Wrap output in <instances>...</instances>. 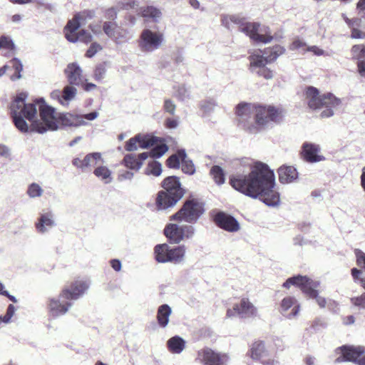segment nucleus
<instances>
[{
	"mask_svg": "<svg viewBox=\"0 0 365 365\" xmlns=\"http://www.w3.org/2000/svg\"><path fill=\"white\" fill-rule=\"evenodd\" d=\"M210 174L217 185H220L225 182V173L222 168L219 165L212 166L210 169Z\"/></svg>",
	"mask_w": 365,
	"mask_h": 365,
	"instance_id": "58836bf2",
	"label": "nucleus"
},
{
	"mask_svg": "<svg viewBox=\"0 0 365 365\" xmlns=\"http://www.w3.org/2000/svg\"><path fill=\"white\" fill-rule=\"evenodd\" d=\"M140 136L143 138L139 141V146L143 149H146L153 146L158 142V138L157 137L148 134H140Z\"/></svg>",
	"mask_w": 365,
	"mask_h": 365,
	"instance_id": "79ce46f5",
	"label": "nucleus"
},
{
	"mask_svg": "<svg viewBox=\"0 0 365 365\" xmlns=\"http://www.w3.org/2000/svg\"><path fill=\"white\" fill-rule=\"evenodd\" d=\"M134 177V173L133 172L126 170L123 171L118 175V180L122 181L125 180H132Z\"/></svg>",
	"mask_w": 365,
	"mask_h": 365,
	"instance_id": "0e129e2a",
	"label": "nucleus"
},
{
	"mask_svg": "<svg viewBox=\"0 0 365 365\" xmlns=\"http://www.w3.org/2000/svg\"><path fill=\"white\" fill-rule=\"evenodd\" d=\"M106 69L104 65L100 64L97 66L94 70L93 76L96 81H101L106 76Z\"/></svg>",
	"mask_w": 365,
	"mask_h": 365,
	"instance_id": "603ef678",
	"label": "nucleus"
},
{
	"mask_svg": "<svg viewBox=\"0 0 365 365\" xmlns=\"http://www.w3.org/2000/svg\"><path fill=\"white\" fill-rule=\"evenodd\" d=\"M26 95L25 93H19L11 105V114L14 125L21 132L27 133L29 131V126L24 118H25L32 123V130L37 132L33 126L34 122L38 121V120H35L37 113V100L35 104L26 103ZM40 121L42 122V120L41 119Z\"/></svg>",
	"mask_w": 365,
	"mask_h": 365,
	"instance_id": "7ed1b4c3",
	"label": "nucleus"
},
{
	"mask_svg": "<svg viewBox=\"0 0 365 365\" xmlns=\"http://www.w3.org/2000/svg\"><path fill=\"white\" fill-rule=\"evenodd\" d=\"M80 27L79 15H76L74 18L70 20L64 28V34L66 39L72 43L82 41L84 43L91 42L92 40L91 34L83 29L76 32Z\"/></svg>",
	"mask_w": 365,
	"mask_h": 365,
	"instance_id": "ddd939ff",
	"label": "nucleus"
},
{
	"mask_svg": "<svg viewBox=\"0 0 365 365\" xmlns=\"http://www.w3.org/2000/svg\"><path fill=\"white\" fill-rule=\"evenodd\" d=\"M26 193L31 198L40 197L43 193V190L38 183L33 182L29 185Z\"/></svg>",
	"mask_w": 365,
	"mask_h": 365,
	"instance_id": "49530a36",
	"label": "nucleus"
},
{
	"mask_svg": "<svg viewBox=\"0 0 365 365\" xmlns=\"http://www.w3.org/2000/svg\"><path fill=\"white\" fill-rule=\"evenodd\" d=\"M337 353H341V356L335 359L336 363L344 361H351L356 364L361 356L365 353V347L362 346H342L336 349Z\"/></svg>",
	"mask_w": 365,
	"mask_h": 365,
	"instance_id": "2eb2a0df",
	"label": "nucleus"
},
{
	"mask_svg": "<svg viewBox=\"0 0 365 365\" xmlns=\"http://www.w3.org/2000/svg\"><path fill=\"white\" fill-rule=\"evenodd\" d=\"M235 309L241 318H251L257 316V309L247 298H242L240 304H235Z\"/></svg>",
	"mask_w": 365,
	"mask_h": 365,
	"instance_id": "b1692460",
	"label": "nucleus"
},
{
	"mask_svg": "<svg viewBox=\"0 0 365 365\" xmlns=\"http://www.w3.org/2000/svg\"><path fill=\"white\" fill-rule=\"evenodd\" d=\"M351 37L352 38H365V32L360 31L357 28H354L351 30Z\"/></svg>",
	"mask_w": 365,
	"mask_h": 365,
	"instance_id": "338daca9",
	"label": "nucleus"
},
{
	"mask_svg": "<svg viewBox=\"0 0 365 365\" xmlns=\"http://www.w3.org/2000/svg\"><path fill=\"white\" fill-rule=\"evenodd\" d=\"M76 86L67 85L62 91L63 100L65 106H68L69 102L73 100L77 94V89Z\"/></svg>",
	"mask_w": 365,
	"mask_h": 365,
	"instance_id": "4c0bfd02",
	"label": "nucleus"
},
{
	"mask_svg": "<svg viewBox=\"0 0 365 365\" xmlns=\"http://www.w3.org/2000/svg\"><path fill=\"white\" fill-rule=\"evenodd\" d=\"M217 106V102L214 98H207L200 103V109L205 113L212 112Z\"/></svg>",
	"mask_w": 365,
	"mask_h": 365,
	"instance_id": "de8ad7c7",
	"label": "nucleus"
},
{
	"mask_svg": "<svg viewBox=\"0 0 365 365\" xmlns=\"http://www.w3.org/2000/svg\"><path fill=\"white\" fill-rule=\"evenodd\" d=\"M0 43L1 48H5L9 50H14L15 45L11 38L6 36H2L0 37Z\"/></svg>",
	"mask_w": 365,
	"mask_h": 365,
	"instance_id": "864d4df0",
	"label": "nucleus"
},
{
	"mask_svg": "<svg viewBox=\"0 0 365 365\" xmlns=\"http://www.w3.org/2000/svg\"><path fill=\"white\" fill-rule=\"evenodd\" d=\"M163 108L165 112L170 115H174L175 113L176 106L172 100L165 99L164 101Z\"/></svg>",
	"mask_w": 365,
	"mask_h": 365,
	"instance_id": "6e6d98bb",
	"label": "nucleus"
},
{
	"mask_svg": "<svg viewBox=\"0 0 365 365\" xmlns=\"http://www.w3.org/2000/svg\"><path fill=\"white\" fill-rule=\"evenodd\" d=\"M304 50H307V51L312 52L316 56H322L324 53V50L319 48L317 46H308V47H306Z\"/></svg>",
	"mask_w": 365,
	"mask_h": 365,
	"instance_id": "680f3d73",
	"label": "nucleus"
},
{
	"mask_svg": "<svg viewBox=\"0 0 365 365\" xmlns=\"http://www.w3.org/2000/svg\"><path fill=\"white\" fill-rule=\"evenodd\" d=\"M300 308L297 299L294 297L288 296L282 299L279 312L285 318L292 319L298 316Z\"/></svg>",
	"mask_w": 365,
	"mask_h": 365,
	"instance_id": "a211bd4d",
	"label": "nucleus"
},
{
	"mask_svg": "<svg viewBox=\"0 0 365 365\" xmlns=\"http://www.w3.org/2000/svg\"><path fill=\"white\" fill-rule=\"evenodd\" d=\"M142 138L143 137L140 136V133H139L133 138H130L125 143V149L129 152L137 150V144H139V141L142 139Z\"/></svg>",
	"mask_w": 365,
	"mask_h": 365,
	"instance_id": "8fccbe9b",
	"label": "nucleus"
},
{
	"mask_svg": "<svg viewBox=\"0 0 365 365\" xmlns=\"http://www.w3.org/2000/svg\"><path fill=\"white\" fill-rule=\"evenodd\" d=\"M154 145L155 146L153 148V149L150 150V152L148 153V156H151L154 158H160L168 150V147L166 145V143L161 142V140H160V143H157Z\"/></svg>",
	"mask_w": 365,
	"mask_h": 365,
	"instance_id": "ea45409f",
	"label": "nucleus"
},
{
	"mask_svg": "<svg viewBox=\"0 0 365 365\" xmlns=\"http://www.w3.org/2000/svg\"><path fill=\"white\" fill-rule=\"evenodd\" d=\"M248 355L253 360H262L269 356V351L265 347V344L262 341H257L252 343L248 351Z\"/></svg>",
	"mask_w": 365,
	"mask_h": 365,
	"instance_id": "c85d7f7f",
	"label": "nucleus"
},
{
	"mask_svg": "<svg viewBox=\"0 0 365 365\" xmlns=\"http://www.w3.org/2000/svg\"><path fill=\"white\" fill-rule=\"evenodd\" d=\"M174 96L176 97L179 101H185L190 98V90L187 88L185 85H180L175 88Z\"/></svg>",
	"mask_w": 365,
	"mask_h": 365,
	"instance_id": "a19ab883",
	"label": "nucleus"
},
{
	"mask_svg": "<svg viewBox=\"0 0 365 365\" xmlns=\"http://www.w3.org/2000/svg\"><path fill=\"white\" fill-rule=\"evenodd\" d=\"M352 58L357 60L359 73L361 76H365V45H354L351 50Z\"/></svg>",
	"mask_w": 365,
	"mask_h": 365,
	"instance_id": "bb28decb",
	"label": "nucleus"
},
{
	"mask_svg": "<svg viewBox=\"0 0 365 365\" xmlns=\"http://www.w3.org/2000/svg\"><path fill=\"white\" fill-rule=\"evenodd\" d=\"M305 95L307 104L311 109L322 110L320 117L323 118L334 115V109L341 103L340 99L332 93L320 95L319 90L314 86L307 87Z\"/></svg>",
	"mask_w": 365,
	"mask_h": 365,
	"instance_id": "20e7f679",
	"label": "nucleus"
},
{
	"mask_svg": "<svg viewBox=\"0 0 365 365\" xmlns=\"http://www.w3.org/2000/svg\"><path fill=\"white\" fill-rule=\"evenodd\" d=\"M36 103L42 122H34L33 126L38 133H44L48 130H56L58 128V123L64 128H77L87 126L88 123L86 120H94L99 115L98 111H93L87 114L66 112L56 115L55 109L47 105L43 98L38 99Z\"/></svg>",
	"mask_w": 365,
	"mask_h": 365,
	"instance_id": "f03ea898",
	"label": "nucleus"
},
{
	"mask_svg": "<svg viewBox=\"0 0 365 365\" xmlns=\"http://www.w3.org/2000/svg\"><path fill=\"white\" fill-rule=\"evenodd\" d=\"M148 158V153L144 152L136 155L134 154H127L124 156L121 164L130 170H139L143 162Z\"/></svg>",
	"mask_w": 365,
	"mask_h": 365,
	"instance_id": "5701e85b",
	"label": "nucleus"
},
{
	"mask_svg": "<svg viewBox=\"0 0 365 365\" xmlns=\"http://www.w3.org/2000/svg\"><path fill=\"white\" fill-rule=\"evenodd\" d=\"M292 285L299 287L302 292L309 298L315 299L321 308L326 307L327 299L319 296L318 291L317 290L319 286L318 281H314L307 276L299 274L288 278L282 284L283 287L287 289H289Z\"/></svg>",
	"mask_w": 365,
	"mask_h": 365,
	"instance_id": "0eeeda50",
	"label": "nucleus"
},
{
	"mask_svg": "<svg viewBox=\"0 0 365 365\" xmlns=\"http://www.w3.org/2000/svg\"><path fill=\"white\" fill-rule=\"evenodd\" d=\"M51 97L53 99L58 100L61 105L65 106V103L63 100L62 91L60 90L53 91L51 93Z\"/></svg>",
	"mask_w": 365,
	"mask_h": 365,
	"instance_id": "e2e57ef3",
	"label": "nucleus"
},
{
	"mask_svg": "<svg viewBox=\"0 0 365 365\" xmlns=\"http://www.w3.org/2000/svg\"><path fill=\"white\" fill-rule=\"evenodd\" d=\"M172 309L168 304L160 305L157 312V320L159 326L165 328L169 323V318L171 315Z\"/></svg>",
	"mask_w": 365,
	"mask_h": 365,
	"instance_id": "473e14b6",
	"label": "nucleus"
},
{
	"mask_svg": "<svg viewBox=\"0 0 365 365\" xmlns=\"http://www.w3.org/2000/svg\"><path fill=\"white\" fill-rule=\"evenodd\" d=\"M102 49L101 46L98 43H93L87 50L86 56L88 58H92L100 50Z\"/></svg>",
	"mask_w": 365,
	"mask_h": 365,
	"instance_id": "bf43d9fd",
	"label": "nucleus"
},
{
	"mask_svg": "<svg viewBox=\"0 0 365 365\" xmlns=\"http://www.w3.org/2000/svg\"><path fill=\"white\" fill-rule=\"evenodd\" d=\"M186 341L179 336H174L167 341V346L172 354H181L185 348Z\"/></svg>",
	"mask_w": 365,
	"mask_h": 365,
	"instance_id": "7c9ffc66",
	"label": "nucleus"
},
{
	"mask_svg": "<svg viewBox=\"0 0 365 365\" xmlns=\"http://www.w3.org/2000/svg\"><path fill=\"white\" fill-rule=\"evenodd\" d=\"M222 24L228 29H232L234 26L238 27L241 32L250 36L251 39L257 43H268L272 40V36L263 35L259 32L260 24L257 22H249L247 19L240 14H235L223 16Z\"/></svg>",
	"mask_w": 365,
	"mask_h": 365,
	"instance_id": "39448f33",
	"label": "nucleus"
},
{
	"mask_svg": "<svg viewBox=\"0 0 365 365\" xmlns=\"http://www.w3.org/2000/svg\"><path fill=\"white\" fill-rule=\"evenodd\" d=\"M358 14L365 15V0H359L356 4Z\"/></svg>",
	"mask_w": 365,
	"mask_h": 365,
	"instance_id": "774afa93",
	"label": "nucleus"
},
{
	"mask_svg": "<svg viewBox=\"0 0 365 365\" xmlns=\"http://www.w3.org/2000/svg\"><path fill=\"white\" fill-rule=\"evenodd\" d=\"M306 47H308V46L303 40L296 38L291 43L289 48L292 51H298L301 53H304L307 52V50H304Z\"/></svg>",
	"mask_w": 365,
	"mask_h": 365,
	"instance_id": "3c124183",
	"label": "nucleus"
},
{
	"mask_svg": "<svg viewBox=\"0 0 365 365\" xmlns=\"http://www.w3.org/2000/svg\"><path fill=\"white\" fill-rule=\"evenodd\" d=\"M103 29L108 37L111 38L116 44L124 43L128 40L127 31L118 26L114 22H104Z\"/></svg>",
	"mask_w": 365,
	"mask_h": 365,
	"instance_id": "6ab92c4d",
	"label": "nucleus"
},
{
	"mask_svg": "<svg viewBox=\"0 0 365 365\" xmlns=\"http://www.w3.org/2000/svg\"><path fill=\"white\" fill-rule=\"evenodd\" d=\"M145 175H153L154 176H159L162 173V165L158 161H150L149 162L145 171Z\"/></svg>",
	"mask_w": 365,
	"mask_h": 365,
	"instance_id": "37998d69",
	"label": "nucleus"
},
{
	"mask_svg": "<svg viewBox=\"0 0 365 365\" xmlns=\"http://www.w3.org/2000/svg\"><path fill=\"white\" fill-rule=\"evenodd\" d=\"M173 195L160 191L156 198V207L158 210H164L176 205L173 203Z\"/></svg>",
	"mask_w": 365,
	"mask_h": 365,
	"instance_id": "2f4dec72",
	"label": "nucleus"
},
{
	"mask_svg": "<svg viewBox=\"0 0 365 365\" xmlns=\"http://www.w3.org/2000/svg\"><path fill=\"white\" fill-rule=\"evenodd\" d=\"M181 168L184 173L188 175H192L195 172V165L191 160H189L185 157L181 161Z\"/></svg>",
	"mask_w": 365,
	"mask_h": 365,
	"instance_id": "09e8293b",
	"label": "nucleus"
},
{
	"mask_svg": "<svg viewBox=\"0 0 365 365\" xmlns=\"http://www.w3.org/2000/svg\"><path fill=\"white\" fill-rule=\"evenodd\" d=\"M142 13L144 17L150 18L155 22L158 21L162 16L161 11L153 6L146 7Z\"/></svg>",
	"mask_w": 365,
	"mask_h": 365,
	"instance_id": "c03bdc74",
	"label": "nucleus"
},
{
	"mask_svg": "<svg viewBox=\"0 0 365 365\" xmlns=\"http://www.w3.org/2000/svg\"><path fill=\"white\" fill-rule=\"evenodd\" d=\"M162 186L164 189L162 192L174 195L173 203H177L184 195V190L181 187L179 178L176 176L167 177L163 181Z\"/></svg>",
	"mask_w": 365,
	"mask_h": 365,
	"instance_id": "aec40b11",
	"label": "nucleus"
},
{
	"mask_svg": "<svg viewBox=\"0 0 365 365\" xmlns=\"http://www.w3.org/2000/svg\"><path fill=\"white\" fill-rule=\"evenodd\" d=\"M230 183L237 191L252 198H259L268 206L279 204L280 195L275 189L274 173L264 163H255L248 174L232 176Z\"/></svg>",
	"mask_w": 365,
	"mask_h": 365,
	"instance_id": "f257e3e1",
	"label": "nucleus"
},
{
	"mask_svg": "<svg viewBox=\"0 0 365 365\" xmlns=\"http://www.w3.org/2000/svg\"><path fill=\"white\" fill-rule=\"evenodd\" d=\"M204 211L202 203L195 199L188 200L178 212L170 217V220L185 221L194 224L197 222Z\"/></svg>",
	"mask_w": 365,
	"mask_h": 365,
	"instance_id": "1a4fd4ad",
	"label": "nucleus"
},
{
	"mask_svg": "<svg viewBox=\"0 0 365 365\" xmlns=\"http://www.w3.org/2000/svg\"><path fill=\"white\" fill-rule=\"evenodd\" d=\"M164 40V35L162 32L145 29L139 36L138 47L142 52L153 53L161 47Z\"/></svg>",
	"mask_w": 365,
	"mask_h": 365,
	"instance_id": "9d476101",
	"label": "nucleus"
},
{
	"mask_svg": "<svg viewBox=\"0 0 365 365\" xmlns=\"http://www.w3.org/2000/svg\"><path fill=\"white\" fill-rule=\"evenodd\" d=\"M64 72L69 84L73 86H80L83 83L84 78L82 75L83 71L78 63H68Z\"/></svg>",
	"mask_w": 365,
	"mask_h": 365,
	"instance_id": "4be33fe9",
	"label": "nucleus"
},
{
	"mask_svg": "<svg viewBox=\"0 0 365 365\" xmlns=\"http://www.w3.org/2000/svg\"><path fill=\"white\" fill-rule=\"evenodd\" d=\"M89 284L83 280H76L61 291V297L68 300H76L81 297L88 290Z\"/></svg>",
	"mask_w": 365,
	"mask_h": 365,
	"instance_id": "f3484780",
	"label": "nucleus"
},
{
	"mask_svg": "<svg viewBox=\"0 0 365 365\" xmlns=\"http://www.w3.org/2000/svg\"><path fill=\"white\" fill-rule=\"evenodd\" d=\"M279 180L283 184L294 182L298 178V173L293 166L283 165L278 170Z\"/></svg>",
	"mask_w": 365,
	"mask_h": 365,
	"instance_id": "cd10ccee",
	"label": "nucleus"
},
{
	"mask_svg": "<svg viewBox=\"0 0 365 365\" xmlns=\"http://www.w3.org/2000/svg\"><path fill=\"white\" fill-rule=\"evenodd\" d=\"M164 234L170 242L178 244L184 239L192 238L195 235V228L190 225L170 223L165 227Z\"/></svg>",
	"mask_w": 365,
	"mask_h": 365,
	"instance_id": "9b49d317",
	"label": "nucleus"
},
{
	"mask_svg": "<svg viewBox=\"0 0 365 365\" xmlns=\"http://www.w3.org/2000/svg\"><path fill=\"white\" fill-rule=\"evenodd\" d=\"M84 163L85 170L98 165L100 163H103V158L101 153L94 152L87 154L83 159Z\"/></svg>",
	"mask_w": 365,
	"mask_h": 365,
	"instance_id": "c9c22d12",
	"label": "nucleus"
},
{
	"mask_svg": "<svg viewBox=\"0 0 365 365\" xmlns=\"http://www.w3.org/2000/svg\"><path fill=\"white\" fill-rule=\"evenodd\" d=\"M284 51L282 46L277 45L272 48L265 49L262 53L261 51H256L250 54L248 58L250 71L256 73L267 63L275 61L280 55L284 53Z\"/></svg>",
	"mask_w": 365,
	"mask_h": 365,
	"instance_id": "6e6552de",
	"label": "nucleus"
},
{
	"mask_svg": "<svg viewBox=\"0 0 365 365\" xmlns=\"http://www.w3.org/2000/svg\"><path fill=\"white\" fill-rule=\"evenodd\" d=\"M185 157H187L185 150L184 149L179 150L176 153L170 155L168 158L166 164L170 168H179L182 160Z\"/></svg>",
	"mask_w": 365,
	"mask_h": 365,
	"instance_id": "f704fd0d",
	"label": "nucleus"
},
{
	"mask_svg": "<svg viewBox=\"0 0 365 365\" xmlns=\"http://www.w3.org/2000/svg\"><path fill=\"white\" fill-rule=\"evenodd\" d=\"M282 118V109L272 106L256 104L254 125L250 127V133H258L269 127L272 123H280Z\"/></svg>",
	"mask_w": 365,
	"mask_h": 365,
	"instance_id": "423d86ee",
	"label": "nucleus"
},
{
	"mask_svg": "<svg viewBox=\"0 0 365 365\" xmlns=\"http://www.w3.org/2000/svg\"><path fill=\"white\" fill-rule=\"evenodd\" d=\"M9 63L15 71V73L11 76V81L20 79L21 78V72L23 70V65L21 61L16 58H14L9 61Z\"/></svg>",
	"mask_w": 365,
	"mask_h": 365,
	"instance_id": "a18cd8bd",
	"label": "nucleus"
},
{
	"mask_svg": "<svg viewBox=\"0 0 365 365\" xmlns=\"http://www.w3.org/2000/svg\"><path fill=\"white\" fill-rule=\"evenodd\" d=\"M138 5V1L136 0H124L118 3V6L124 9H133Z\"/></svg>",
	"mask_w": 365,
	"mask_h": 365,
	"instance_id": "4d7b16f0",
	"label": "nucleus"
},
{
	"mask_svg": "<svg viewBox=\"0 0 365 365\" xmlns=\"http://www.w3.org/2000/svg\"><path fill=\"white\" fill-rule=\"evenodd\" d=\"M215 222L219 227L230 232H235L240 229L238 221L233 216L223 212L215 215Z\"/></svg>",
	"mask_w": 365,
	"mask_h": 365,
	"instance_id": "412c9836",
	"label": "nucleus"
},
{
	"mask_svg": "<svg viewBox=\"0 0 365 365\" xmlns=\"http://www.w3.org/2000/svg\"><path fill=\"white\" fill-rule=\"evenodd\" d=\"M168 252V262L180 264L184 261L186 252L185 247L184 245L175 247H170L169 245Z\"/></svg>",
	"mask_w": 365,
	"mask_h": 365,
	"instance_id": "c756f323",
	"label": "nucleus"
},
{
	"mask_svg": "<svg viewBox=\"0 0 365 365\" xmlns=\"http://www.w3.org/2000/svg\"><path fill=\"white\" fill-rule=\"evenodd\" d=\"M111 173V171L106 166L103 165L98 166L93 170V174L106 184L112 182Z\"/></svg>",
	"mask_w": 365,
	"mask_h": 365,
	"instance_id": "e433bc0d",
	"label": "nucleus"
},
{
	"mask_svg": "<svg viewBox=\"0 0 365 365\" xmlns=\"http://www.w3.org/2000/svg\"><path fill=\"white\" fill-rule=\"evenodd\" d=\"M56 225L54 215L52 212L41 213L36 222L38 232L44 234Z\"/></svg>",
	"mask_w": 365,
	"mask_h": 365,
	"instance_id": "393cba45",
	"label": "nucleus"
},
{
	"mask_svg": "<svg viewBox=\"0 0 365 365\" xmlns=\"http://www.w3.org/2000/svg\"><path fill=\"white\" fill-rule=\"evenodd\" d=\"M255 73L259 76H262L267 80L272 79L274 77L273 71L267 68L266 66L257 71Z\"/></svg>",
	"mask_w": 365,
	"mask_h": 365,
	"instance_id": "13d9d810",
	"label": "nucleus"
},
{
	"mask_svg": "<svg viewBox=\"0 0 365 365\" xmlns=\"http://www.w3.org/2000/svg\"><path fill=\"white\" fill-rule=\"evenodd\" d=\"M346 24L351 30L354 28L359 29L361 24V19L357 18L352 19H346Z\"/></svg>",
	"mask_w": 365,
	"mask_h": 365,
	"instance_id": "052dcab7",
	"label": "nucleus"
},
{
	"mask_svg": "<svg viewBox=\"0 0 365 365\" xmlns=\"http://www.w3.org/2000/svg\"><path fill=\"white\" fill-rule=\"evenodd\" d=\"M320 148L318 145L304 143L302 145V153L304 159L310 163H317L324 159L322 155H319Z\"/></svg>",
	"mask_w": 365,
	"mask_h": 365,
	"instance_id": "a878e982",
	"label": "nucleus"
},
{
	"mask_svg": "<svg viewBox=\"0 0 365 365\" xmlns=\"http://www.w3.org/2000/svg\"><path fill=\"white\" fill-rule=\"evenodd\" d=\"M196 361L202 365H228L230 357L227 353L216 351L207 347L197 351Z\"/></svg>",
	"mask_w": 365,
	"mask_h": 365,
	"instance_id": "f8f14e48",
	"label": "nucleus"
},
{
	"mask_svg": "<svg viewBox=\"0 0 365 365\" xmlns=\"http://www.w3.org/2000/svg\"><path fill=\"white\" fill-rule=\"evenodd\" d=\"M165 125L168 128L174 129L178 125V119L167 118L165 120Z\"/></svg>",
	"mask_w": 365,
	"mask_h": 365,
	"instance_id": "69168bd1",
	"label": "nucleus"
},
{
	"mask_svg": "<svg viewBox=\"0 0 365 365\" xmlns=\"http://www.w3.org/2000/svg\"><path fill=\"white\" fill-rule=\"evenodd\" d=\"M72 302L65 297H61V292L58 297H53L48 300V309L49 316L57 318L67 313L72 307Z\"/></svg>",
	"mask_w": 365,
	"mask_h": 365,
	"instance_id": "dca6fc26",
	"label": "nucleus"
},
{
	"mask_svg": "<svg viewBox=\"0 0 365 365\" xmlns=\"http://www.w3.org/2000/svg\"><path fill=\"white\" fill-rule=\"evenodd\" d=\"M256 104L240 103L236 106L235 113L239 125L250 133V128L254 125Z\"/></svg>",
	"mask_w": 365,
	"mask_h": 365,
	"instance_id": "4468645a",
	"label": "nucleus"
},
{
	"mask_svg": "<svg viewBox=\"0 0 365 365\" xmlns=\"http://www.w3.org/2000/svg\"><path fill=\"white\" fill-rule=\"evenodd\" d=\"M351 302L354 306L365 309V293L359 297H352Z\"/></svg>",
	"mask_w": 365,
	"mask_h": 365,
	"instance_id": "5fc2aeb1",
	"label": "nucleus"
},
{
	"mask_svg": "<svg viewBox=\"0 0 365 365\" xmlns=\"http://www.w3.org/2000/svg\"><path fill=\"white\" fill-rule=\"evenodd\" d=\"M169 245L166 243L158 244L154 247V258L158 263H168Z\"/></svg>",
	"mask_w": 365,
	"mask_h": 365,
	"instance_id": "72a5a7b5",
	"label": "nucleus"
}]
</instances>
